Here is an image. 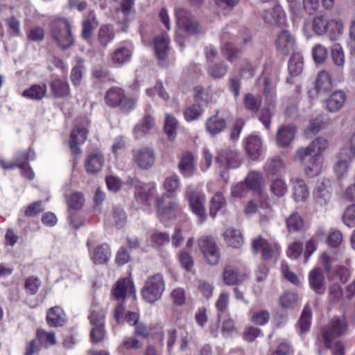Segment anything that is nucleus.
Masks as SVG:
<instances>
[{"instance_id":"nucleus-27","label":"nucleus","mask_w":355,"mask_h":355,"mask_svg":"<svg viewBox=\"0 0 355 355\" xmlns=\"http://www.w3.org/2000/svg\"><path fill=\"white\" fill-rule=\"evenodd\" d=\"M333 87L331 78L326 71H321L318 73L315 83V89L318 94H326L329 92Z\"/></svg>"},{"instance_id":"nucleus-51","label":"nucleus","mask_w":355,"mask_h":355,"mask_svg":"<svg viewBox=\"0 0 355 355\" xmlns=\"http://www.w3.org/2000/svg\"><path fill=\"white\" fill-rule=\"evenodd\" d=\"M298 301L297 293L294 292H285L280 297L279 302L284 309H294Z\"/></svg>"},{"instance_id":"nucleus-47","label":"nucleus","mask_w":355,"mask_h":355,"mask_svg":"<svg viewBox=\"0 0 355 355\" xmlns=\"http://www.w3.org/2000/svg\"><path fill=\"white\" fill-rule=\"evenodd\" d=\"M324 340L326 346L329 348L333 355H345V347L340 341L332 343L334 338H329L328 331L324 332Z\"/></svg>"},{"instance_id":"nucleus-5","label":"nucleus","mask_w":355,"mask_h":355,"mask_svg":"<svg viewBox=\"0 0 355 355\" xmlns=\"http://www.w3.org/2000/svg\"><path fill=\"white\" fill-rule=\"evenodd\" d=\"M156 207L159 216L173 219L181 214V209L173 195L164 193L156 198Z\"/></svg>"},{"instance_id":"nucleus-2","label":"nucleus","mask_w":355,"mask_h":355,"mask_svg":"<svg viewBox=\"0 0 355 355\" xmlns=\"http://www.w3.org/2000/svg\"><path fill=\"white\" fill-rule=\"evenodd\" d=\"M174 13L178 31L188 35H198L202 33L201 25L189 9L177 6L175 7Z\"/></svg>"},{"instance_id":"nucleus-9","label":"nucleus","mask_w":355,"mask_h":355,"mask_svg":"<svg viewBox=\"0 0 355 355\" xmlns=\"http://www.w3.org/2000/svg\"><path fill=\"white\" fill-rule=\"evenodd\" d=\"M198 245L209 264L216 265L218 263L220 257V249L213 238L202 236L198 239Z\"/></svg>"},{"instance_id":"nucleus-28","label":"nucleus","mask_w":355,"mask_h":355,"mask_svg":"<svg viewBox=\"0 0 355 355\" xmlns=\"http://www.w3.org/2000/svg\"><path fill=\"white\" fill-rule=\"evenodd\" d=\"M227 126L225 119L219 116L218 111L210 116L206 122V129L211 135H217L223 131Z\"/></svg>"},{"instance_id":"nucleus-37","label":"nucleus","mask_w":355,"mask_h":355,"mask_svg":"<svg viewBox=\"0 0 355 355\" xmlns=\"http://www.w3.org/2000/svg\"><path fill=\"white\" fill-rule=\"evenodd\" d=\"M115 36L114 28L112 25H102L98 32V41L103 46L105 47Z\"/></svg>"},{"instance_id":"nucleus-7","label":"nucleus","mask_w":355,"mask_h":355,"mask_svg":"<svg viewBox=\"0 0 355 355\" xmlns=\"http://www.w3.org/2000/svg\"><path fill=\"white\" fill-rule=\"evenodd\" d=\"M332 182L328 178L318 180L313 190V198L315 204L320 207H327L331 198Z\"/></svg>"},{"instance_id":"nucleus-36","label":"nucleus","mask_w":355,"mask_h":355,"mask_svg":"<svg viewBox=\"0 0 355 355\" xmlns=\"http://www.w3.org/2000/svg\"><path fill=\"white\" fill-rule=\"evenodd\" d=\"M132 56V50L128 47L121 46L115 49L111 54L112 63L116 66H121L130 61Z\"/></svg>"},{"instance_id":"nucleus-46","label":"nucleus","mask_w":355,"mask_h":355,"mask_svg":"<svg viewBox=\"0 0 355 355\" xmlns=\"http://www.w3.org/2000/svg\"><path fill=\"white\" fill-rule=\"evenodd\" d=\"M286 227L290 232L300 231L304 227L303 219L298 213L293 212L286 220Z\"/></svg>"},{"instance_id":"nucleus-61","label":"nucleus","mask_w":355,"mask_h":355,"mask_svg":"<svg viewBox=\"0 0 355 355\" xmlns=\"http://www.w3.org/2000/svg\"><path fill=\"white\" fill-rule=\"evenodd\" d=\"M312 54L315 62L322 63L327 58L328 51L324 46L318 44L313 48Z\"/></svg>"},{"instance_id":"nucleus-63","label":"nucleus","mask_w":355,"mask_h":355,"mask_svg":"<svg viewBox=\"0 0 355 355\" xmlns=\"http://www.w3.org/2000/svg\"><path fill=\"white\" fill-rule=\"evenodd\" d=\"M258 119L263 123L266 129L269 130L270 128L272 113L268 107H263L259 109L257 113Z\"/></svg>"},{"instance_id":"nucleus-57","label":"nucleus","mask_w":355,"mask_h":355,"mask_svg":"<svg viewBox=\"0 0 355 355\" xmlns=\"http://www.w3.org/2000/svg\"><path fill=\"white\" fill-rule=\"evenodd\" d=\"M343 298V288L341 286L335 284L329 288V300L332 304L338 303Z\"/></svg>"},{"instance_id":"nucleus-48","label":"nucleus","mask_w":355,"mask_h":355,"mask_svg":"<svg viewBox=\"0 0 355 355\" xmlns=\"http://www.w3.org/2000/svg\"><path fill=\"white\" fill-rule=\"evenodd\" d=\"M180 185V178L178 175L173 174L165 178L163 182V187L166 190L165 193L174 196Z\"/></svg>"},{"instance_id":"nucleus-58","label":"nucleus","mask_w":355,"mask_h":355,"mask_svg":"<svg viewBox=\"0 0 355 355\" xmlns=\"http://www.w3.org/2000/svg\"><path fill=\"white\" fill-rule=\"evenodd\" d=\"M65 318L63 313L58 314V312H48L46 321L51 327H60L65 322Z\"/></svg>"},{"instance_id":"nucleus-41","label":"nucleus","mask_w":355,"mask_h":355,"mask_svg":"<svg viewBox=\"0 0 355 355\" xmlns=\"http://www.w3.org/2000/svg\"><path fill=\"white\" fill-rule=\"evenodd\" d=\"M226 205V200L221 192H217L210 200V215L214 217L218 211L223 209Z\"/></svg>"},{"instance_id":"nucleus-24","label":"nucleus","mask_w":355,"mask_h":355,"mask_svg":"<svg viewBox=\"0 0 355 355\" xmlns=\"http://www.w3.org/2000/svg\"><path fill=\"white\" fill-rule=\"evenodd\" d=\"M335 25L339 34L342 33L343 26L340 22L337 21H328L324 16H317L313 21V29L318 35L324 34L329 26Z\"/></svg>"},{"instance_id":"nucleus-30","label":"nucleus","mask_w":355,"mask_h":355,"mask_svg":"<svg viewBox=\"0 0 355 355\" xmlns=\"http://www.w3.org/2000/svg\"><path fill=\"white\" fill-rule=\"evenodd\" d=\"M224 239L228 245L239 248L243 244L244 239L239 230L228 228L223 233Z\"/></svg>"},{"instance_id":"nucleus-34","label":"nucleus","mask_w":355,"mask_h":355,"mask_svg":"<svg viewBox=\"0 0 355 355\" xmlns=\"http://www.w3.org/2000/svg\"><path fill=\"white\" fill-rule=\"evenodd\" d=\"M285 167L284 161L277 157L268 159L263 167L266 176H274L279 174Z\"/></svg>"},{"instance_id":"nucleus-1","label":"nucleus","mask_w":355,"mask_h":355,"mask_svg":"<svg viewBox=\"0 0 355 355\" xmlns=\"http://www.w3.org/2000/svg\"><path fill=\"white\" fill-rule=\"evenodd\" d=\"M50 34L53 41L62 50L69 49L74 43L71 25L64 18L52 21Z\"/></svg>"},{"instance_id":"nucleus-45","label":"nucleus","mask_w":355,"mask_h":355,"mask_svg":"<svg viewBox=\"0 0 355 355\" xmlns=\"http://www.w3.org/2000/svg\"><path fill=\"white\" fill-rule=\"evenodd\" d=\"M270 191L275 196L282 198L287 193L288 186L284 180L276 178L271 182Z\"/></svg>"},{"instance_id":"nucleus-18","label":"nucleus","mask_w":355,"mask_h":355,"mask_svg":"<svg viewBox=\"0 0 355 355\" xmlns=\"http://www.w3.org/2000/svg\"><path fill=\"white\" fill-rule=\"evenodd\" d=\"M347 99L346 94L341 91H336L332 93L325 101V107L329 112L340 111L344 106Z\"/></svg>"},{"instance_id":"nucleus-55","label":"nucleus","mask_w":355,"mask_h":355,"mask_svg":"<svg viewBox=\"0 0 355 355\" xmlns=\"http://www.w3.org/2000/svg\"><path fill=\"white\" fill-rule=\"evenodd\" d=\"M331 58L334 63L341 67L345 63V55L342 46L339 44H334L331 48Z\"/></svg>"},{"instance_id":"nucleus-3","label":"nucleus","mask_w":355,"mask_h":355,"mask_svg":"<svg viewBox=\"0 0 355 355\" xmlns=\"http://www.w3.org/2000/svg\"><path fill=\"white\" fill-rule=\"evenodd\" d=\"M106 104L112 107H118L124 112H128L135 107L137 99L127 95L122 88L113 87L107 90L105 96Z\"/></svg>"},{"instance_id":"nucleus-20","label":"nucleus","mask_w":355,"mask_h":355,"mask_svg":"<svg viewBox=\"0 0 355 355\" xmlns=\"http://www.w3.org/2000/svg\"><path fill=\"white\" fill-rule=\"evenodd\" d=\"M309 282L311 288L318 294L324 292V276L321 268H315L309 275Z\"/></svg>"},{"instance_id":"nucleus-50","label":"nucleus","mask_w":355,"mask_h":355,"mask_svg":"<svg viewBox=\"0 0 355 355\" xmlns=\"http://www.w3.org/2000/svg\"><path fill=\"white\" fill-rule=\"evenodd\" d=\"M95 19L96 15L92 11L89 14V19H85L83 21L82 37L85 40L88 41L90 40L94 30L92 21H95Z\"/></svg>"},{"instance_id":"nucleus-4","label":"nucleus","mask_w":355,"mask_h":355,"mask_svg":"<svg viewBox=\"0 0 355 355\" xmlns=\"http://www.w3.org/2000/svg\"><path fill=\"white\" fill-rule=\"evenodd\" d=\"M164 289L163 276L160 273H157L146 279L141 289V295L146 302L152 304L162 297Z\"/></svg>"},{"instance_id":"nucleus-21","label":"nucleus","mask_w":355,"mask_h":355,"mask_svg":"<svg viewBox=\"0 0 355 355\" xmlns=\"http://www.w3.org/2000/svg\"><path fill=\"white\" fill-rule=\"evenodd\" d=\"M103 164V155L99 152H93L87 156L85 168L88 173H96L101 170Z\"/></svg>"},{"instance_id":"nucleus-29","label":"nucleus","mask_w":355,"mask_h":355,"mask_svg":"<svg viewBox=\"0 0 355 355\" xmlns=\"http://www.w3.org/2000/svg\"><path fill=\"white\" fill-rule=\"evenodd\" d=\"M110 254L109 245L104 243L94 248L91 252V259L95 264H103L108 261Z\"/></svg>"},{"instance_id":"nucleus-14","label":"nucleus","mask_w":355,"mask_h":355,"mask_svg":"<svg viewBox=\"0 0 355 355\" xmlns=\"http://www.w3.org/2000/svg\"><path fill=\"white\" fill-rule=\"evenodd\" d=\"M277 50L283 55H288L294 51L295 40L287 31H282L276 40Z\"/></svg>"},{"instance_id":"nucleus-62","label":"nucleus","mask_w":355,"mask_h":355,"mask_svg":"<svg viewBox=\"0 0 355 355\" xmlns=\"http://www.w3.org/2000/svg\"><path fill=\"white\" fill-rule=\"evenodd\" d=\"M41 285L40 280L35 277H28L25 282V289L27 293L34 295Z\"/></svg>"},{"instance_id":"nucleus-56","label":"nucleus","mask_w":355,"mask_h":355,"mask_svg":"<svg viewBox=\"0 0 355 355\" xmlns=\"http://www.w3.org/2000/svg\"><path fill=\"white\" fill-rule=\"evenodd\" d=\"M85 202L83 193L75 192L70 195L67 198L68 206L75 210L82 208Z\"/></svg>"},{"instance_id":"nucleus-33","label":"nucleus","mask_w":355,"mask_h":355,"mask_svg":"<svg viewBox=\"0 0 355 355\" xmlns=\"http://www.w3.org/2000/svg\"><path fill=\"white\" fill-rule=\"evenodd\" d=\"M49 86L53 96L56 98H63L70 94L69 85L66 80L56 78L50 83Z\"/></svg>"},{"instance_id":"nucleus-35","label":"nucleus","mask_w":355,"mask_h":355,"mask_svg":"<svg viewBox=\"0 0 355 355\" xmlns=\"http://www.w3.org/2000/svg\"><path fill=\"white\" fill-rule=\"evenodd\" d=\"M263 182V176L260 173L251 171L245 179V183L249 189H252L259 193L260 197L263 198L261 194V187Z\"/></svg>"},{"instance_id":"nucleus-11","label":"nucleus","mask_w":355,"mask_h":355,"mask_svg":"<svg viewBox=\"0 0 355 355\" xmlns=\"http://www.w3.org/2000/svg\"><path fill=\"white\" fill-rule=\"evenodd\" d=\"M133 157L137 166L143 170L150 168L155 161V155L153 150L148 147L135 150Z\"/></svg>"},{"instance_id":"nucleus-6","label":"nucleus","mask_w":355,"mask_h":355,"mask_svg":"<svg viewBox=\"0 0 355 355\" xmlns=\"http://www.w3.org/2000/svg\"><path fill=\"white\" fill-rule=\"evenodd\" d=\"M252 249L255 254L261 253L264 260L277 259L280 254V246L274 241H268L262 236H259L252 241Z\"/></svg>"},{"instance_id":"nucleus-22","label":"nucleus","mask_w":355,"mask_h":355,"mask_svg":"<svg viewBox=\"0 0 355 355\" xmlns=\"http://www.w3.org/2000/svg\"><path fill=\"white\" fill-rule=\"evenodd\" d=\"M322 161L323 159L319 154L314 155L312 157H310L307 162L302 164L305 175L309 178L318 175L322 171Z\"/></svg>"},{"instance_id":"nucleus-53","label":"nucleus","mask_w":355,"mask_h":355,"mask_svg":"<svg viewBox=\"0 0 355 355\" xmlns=\"http://www.w3.org/2000/svg\"><path fill=\"white\" fill-rule=\"evenodd\" d=\"M114 318L118 323L123 322V318L131 325L135 326L139 322L138 312H115Z\"/></svg>"},{"instance_id":"nucleus-64","label":"nucleus","mask_w":355,"mask_h":355,"mask_svg":"<svg viewBox=\"0 0 355 355\" xmlns=\"http://www.w3.org/2000/svg\"><path fill=\"white\" fill-rule=\"evenodd\" d=\"M343 220L349 227L355 226V204L346 208L343 216Z\"/></svg>"},{"instance_id":"nucleus-39","label":"nucleus","mask_w":355,"mask_h":355,"mask_svg":"<svg viewBox=\"0 0 355 355\" xmlns=\"http://www.w3.org/2000/svg\"><path fill=\"white\" fill-rule=\"evenodd\" d=\"M0 165L2 168L5 169L12 168L14 167H18L21 170V175L26 178L28 180H33L34 178V173L31 170L30 165L28 163L20 162V159L18 158L17 163H10L9 164H6L5 162L0 159Z\"/></svg>"},{"instance_id":"nucleus-25","label":"nucleus","mask_w":355,"mask_h":355,"mask_svg":"<svg viewBox=\"0 0 355 355\" xmlns=\"http://www.w3.org/2000/svg\"><path fill=\"white\" fill-rule=\"evenodd\" d=\"M247 277L245 272L231 266H227L223 272V279L227 285L241 284L246 279Z\"/></svg>"},{"instance_id":"nucleus-13","label":"nucleus","mask_w":355,"mask_h":355,"mask_svg":"<svg viewBox=\"0 0 355 355\" xmlns=\"http://www.w3.org/2000/svg\"><path fill=\"white\" fill-rule=\"evenodd\" d=\"M89 318L93 326L90 333L92 341L98 343L101 342L105 336L103 327L104 315L101 314V312H92Z\"/></svg>"},{"instance_id":"nucleus-54","label":"nucleus","mask_w":355,"mask_h":355,"mask_svg":"<svg viewBox=\"0 0 355 355\" xmlns=\"http://www.w3.org/2000/svg\"><path fill=\"white\" fill-rule=\"evenodd\" d=\"M202 113V109L198 104H193L187 107L184 111V116L187 121L198 119Z\"/></svg>"},{"instance_id":"nucleus-38","label":"nucleus","mask_w":355,"mask_h":355,"mask_svg":"<svg viewBox=\"0 0 355 355\" xmlns=\"http://www.w3.org/2000/svg\"><path fill=\"white\" fill-rule=\"evenodd\" d=\"M243 103L245 110L254 114L259 110L262 100L261 98L256 97L253 94L247 93L243 96Z\"/></svg>"},{"instance_id":"nucleus-59","label":"nucleus","mask_w":355,"mask_h":355,"mask_svg":"<svg viewBox=\"0 0 355 355\" xmlns=\"http://www.w3.org/2000/svg\"><path fill=\"white\" fill-rule=\"evenodd\" d=\"M311 312H302L301 316L297 323L301 333L309 331L311 324Z\"/></svg>"},{"instance_id":"nucleus-60","label":"nucleus","mask_w":355,"mask_h":355,"mask_svg":"<svg viewBox=\"0 0 355 355\" xmlns=\"http://www.w3.org/2000/svg\"><path fill=\"white\" fill-rule=\"evenodd\" d=\"M227 67L223 63L215 64L209 67L208 72L214 78H221L227 73Z\"/></svg>"},{"instance_id":"nucleus-31","label":"nucleus","mask_w":355,"mask_h":355,"mask_svg":"<svg viewBox=\"0 0 355 355\" xmlns=\"http://www.w3.org/2000/svg\"><path fill=\"white\" fill-rule=\"evenodd\" d=\"M216 162L223 164L225 162L229 168H238L241 162L239 154L236 151H226L221 153L217 158Z\"/></svg>"},{"instance_id":"nucleus-43","label":"nucleus","mask_w":355,"mask_h":355,"mask_svg":"<svg viewBox=\"0 0 355 355\" xmlns=\"http://www.w3.org/2000/svg\"><path fill=\"white\" fill-rule=\"evenodd\" d=\"M36 338L40 344L45 347L56 344L55 336L53 331L47 332L42 329H38L36 332Z\"/></svg>"},{"instance_id":"nucleus-23","label":"nucleus","mask_w":355,"mask_h":355,"mask_svg":"<svg viewBox=\"0 0 355 355\" xmlns=\"http://www.w3.org/2000/svg\"><path fill=\"white\" fill-rule=\"evenodd\" d=\"M178 168L185 178L191 177L195 171L194 157L190 152L184 153L180 159Z\"/></svg>"},{"instance_id":"nucleus-42","label":"nucleus","mask_w":355,"mask_h":355,"mask_svg":"<svg viewBox=\"0 0 355 355\" xmlns=\"http://www.w3.org/2000/svg\"><path fill=\"white\" fill-rule=\"evenodd\" d=\"M178 122L171 114H167L165 119L164 132L171 141H173L177 135Z\"/></svg>"},{"instance_id":"nucleus-52","label":"nucleus","mask_w":355,"mask_h":355,"mask_svg":"<svg viewBox=\"0 0 355 355\" xmlns=\"http://www.w3.org/2000/svg\"><path fill=\"white\" fill-rule=\"evenodd\" d=\"M318 153H315L313 147L309 144L306 147H301L297 150L296 152V158L302 164H304L307 162L310 157H312L314 155H318Z\"/></svg>"},{"instance_id":"nucleus-16","label":"nucleus","mask_w":355,"mask_h":355,"mask_svg":"<svg viewBox=\"0 0 355 355\" xmlns=\"http://www.w3.org/2000/svg\"><path fill=\"white\" fill-rule=\"evenodd\" d=\"M87 132L86 128L80 125H77L72 130L70 135L69 145L72 154L74 156H77L81 153L78 145L83 144L86 140Z\"/></svg>"},{"instance_id":"nucleus-49","label":"nucleus","mask_w":355,"mask_h":355,"mask_svg":"<svg viewBox=\"0 0 355 355\" xmlns=\"http://www.w3.org/2000/svg\"><path fill=\"white\" fill-rule=\"evenodd\" d=\"M154 125V121L151 116L146 114L141 124L135 128V134L137 137H141L143 134H146Z\"/></svg>"},{"instance_id":"nucleus-32","label":"nucleus","mask_w":355,"mask_h":355,"mask_svg":"<svg viewBox=\"0 0 355 355\" xmlns=\"http://www.w3.org/2000/svg\"><path fill=\"white\" fill-rule=\"evenodd\" d=\"M155 51L156 55L159 60L166 58L169 51V40L167 35H160L155 38Z\"/></svg>"},{"instance_id":"nucleus-15","label":"nucleus","mask_w":355,"mask_h":355,"mask_svg":"<svg viewBox=\"0 0 355 355\" xmlns=\"http://www.w3.org/2000/svg\"><path fill=\"white\" fill-rule=\"evenodd\" d=\"M266 22L282 26L286 23V14L279 5L266 9L263 14Z\"/></svg>"},{"instance_id":"nucleus-40","label":"nucleus","mask_w":355,"mask_h":355,"mask_svg":"<svg viewBox=\"0 0 355 355\" xmlns=\"http://www.w3.org/2000/svg\"><path fill=\"white\" fill-rule=\"evenodd\" d=\"M46 93V85H32L28 89L24 90L23 92L22 95L24 97L31 98V99H35V100H40L42 99Z\"/></svg>"},{"instance_id":"nucleus-44","label":"nucleus","mask_w":355,"mask_h":355,"mask_svg":"<svg viewBox=\"0 0 355 355\" xmlns=\"http://www.w3.org/2000/svg\"><path fill=\"white\" fill-rule=\"evenodd\" d=\"M303 58L300 54H293L288 62V71L293 76H297L302 71Z\"/></svg>"},{"instance_id":"nucleus-17","label":"nucleus","mask_w":355,"mask_h":355,"mask_svg":"<svg viewBox=\"0 0 355 355\" xmlns=\"http://www.w3.org/2000/svg\"><path fill=\"white\" fill-rule=\"evenodd\" d=\"M246 153L252 160H257L262 153L261 139L254 135H249L245 141Z\"/></svg>"},{"instance_id":"nucleus-10","label":"nucleus","mask_w":355,"mask_h":355,"mask_svg":"<svg viewBox=\"0 0 355 355\" xmlns=\"http://www.w3.org/2000/svg\"><path fill=\"white\" fill-rule=\"evenodd\" d=\"M185 196L192 211L201 219V222L204 220L206 216L205 194L197 189L188 188Z\"/></svg>"},{"instance_id":"nucleus-19","label":"nucleus","mask_w":355,"mask_h":355,"mask_svg":"<svg viewBox=\"0 0 355 355\" xmlns=\"http://www.w3.org/2000/svg\"><path fill=\"white\" fill-rule=\"evenodd\" d=\"M296 128L293 125H281L276 135V141L279 146L286 147L294 140Z\"/></svg>"},{"instance_id":"nucleus-26","label":"nucleus","mask_w":355,"mask_h":355,"mask_svg":"<svg viewBox=\"0 0 355 355\" xmlns=\"http://www.w3.org/2000/svg\"><path fill=\"white\" fill-rule=\"evenodd\" d=\"M293 182V196L297 202L305 201L309 196V191L304 180L295 178Z\"/></svg>"},{"instance_id":"nucleus-8","label":"nucleus","mask_w":355,"mask_h":355,"mask_svg":"<svg viewBox=\"0 0 355 355\" xmlns=\"http://www.w3.org/2000/svg\"><path fill=\"white\" fill-rule=\"evenodd\" d=\"M128 293L132 295L134 298L135 297V287L133 282L130 278L119 279L112 289L113 297L119 302L114 311H121L125 309L122 306V302Z\"/></svg>"},{"instance_id":"nucleus-12","label":"nucleus","mask_w":355,"mask_h":355,"mask_svg":"<svg viewBox=\"0 0 355 355\" xmlns=\"http://www.w3.org/2000/svg\"><path fill=\"white\" fill-rule=\"evenodd\" d=\"M348 324L344 316H340L332 318L329 324L322 329V336L324 332L328 331L329 338H335L345 334L347 331Z\"/></svg>"}]
</instances>
